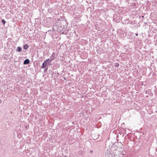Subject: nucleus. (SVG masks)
<instances>
[{
  "instance_id": "obj_10",
  "label": "nucleus",
  "mask_w": 157,
  "mask_h": 157,
  "mask_svg": "<svg viewBox=\"0 0 157 157\" xmlns=\"http://www.w3.org/2000/svg\"><path fill=\"white\" fill-rule=\"evenodd\" d=\"M2 100L0 99V104L2 103Z\"/></svg>"
},
{
  "instance_id": "obj_5",
  "label": "nucleus",
  "mask_w": 157,
  "mask_h": 157,
  "mask_svg": "<svg viewBox=\"0 0 157 157\" xmlns=\"http://www.w3.org/2000/svg\"><path fill=\"white\" fill-rule=\"evenodd\" d=\"M22 50L21 48L20 47H18L17 48V51L19 52H21Z\"/></svg>"
},
{
  "instance_id": "obj_7",
  "label": "nucleus",
  "mask_w": 157,
  "mask_h": 157,
  "mask_svg": "<svg viewBox=\"0 0 157 157\" xmlns=\"http://www.w3.org/2000/svg\"><path fill=\"white\" fill-rule=\"evenodd\" d=\"M48 70V67H45V69H44V73H46L47 72V71Z\"/></svg>"
},
{
  "instance_id": "obj_6",
  "label": "nucleus",
  "mask_w": 157,
  "mask_h": 157,
  "mask_svg": "<svg viewBox=\"0 0 157 157\" xmlns=\"http://www.w3.org/2000/svg\"><path fill=\"white\" fill-rule=\"evenodd\" d=\"M119 64L118 63H115L114 65V66L115 67H118L119 66Z\"/></svg>"
},
{
  "instance_id": "obj_2",
  "label": "nucleus",
  "mask_w": 157,
  "mask_h": 157,
  "mask_svg": "<svg viewBox=\"0 0 157 157\" xmlns=\"http://www.w3.org/2000/svg\"><path fill=\"white\" fill-rule=\"evenodd\" d=\"M53 60H54V58H53L52 59H48L46 60L42 63V65L41 67V68L44 69L45 67H48L49 63H50Z\"/></svg>"
},
{
  "instance_id": "obj_4",
  "label": "nucleus",
  "mask_w": 157,
  "mask_h": 157,
  "mask_svg": "<svg viewBox=\"0 0 157 157\" xmlns=\"http://www.w3.org/2000/svg\"><path fill=\"white\" fill-rule=\"evenodd\" d=\"M23 48L25 49L26 50L28 48V46L26 44H25Z\"/></svg>"
},
{
  "instance_id": "obj_3",
  "label": "nucleus",
  "mask_w": 157,
  "mask_h": 157,
  "mask_svg": "<svg viewBox=\"0 0 157 157\" xmlns=\"http://www.w3.org/2000/svg\"><path fill=\"white\" fill-rule=\"evenodd\" d=\"M29 63V60L28 59H26L24 62V64H28Z\"/></svg>"
},
{
  "instance_id": "obj_12",
  "label": "nucleus",
  "mask_w": 157,
  "mask_h": 157,
  "mask_svg": "<svg viewBox=\"0 0 157 157\" xmlns=\"http://www.w3.org/2000/svg\"><path fill=\"white\" fill-rule=\"evenodd\" d=\"M91 151V152H92V151Z\"/></svg>"
},
{
  "instance_id": "obj_9",
  "label": "nucleus",
  "mask_w": 157,
  "mask_h": 157,
  "mask_svg": "<svg viewBox=\"0 0 157 157\" xmlns=\"http://www.w3.org/2000/svg\"><path fill=\"white\" fill-rule=\"evenodd\" d=\"M54 53H53L52 54V56L51 57H50V58L52 59L53 58H55V56L54 55Z\"/></svg>"
},
{
  "instance_id": "obj_1",
  "label": "nucleus",
  "mask_w": 157,
  "mask_h": 157,
  "mask_svg": "<svg viewBox=\"0 0 157 157\" xmlns=\"http://www.w3.org/2000/svg\"><path fill=\"white\" fill-rule=\"evenodd\" d=\"M115 154L113 151V147L111 149L109 148L107 150V152L105 154L106 157H115Z\"/></svg>"
},
{
  "instance_id": "obj_11",
  "label": "nucleus",
  "mask_w": 157,
  "mask_h": 157,
  "mask_svg": "<svg viewBox=\"0 0 157 157\" xmlns=\"http://www.w3.org/2000/svg\"><path fill=\"white\" fill-rule=\"evenodd\" d=\"M136 36H137V35H138V34H136Z\"/></svg>"
},
{
  "instance_id": "obj_8",
  "label": "nucleus",
  "mask_w": 157,
  "mask_h": 157,
  "mask_svg": "<svg viewBox=\"0 0 157 157\" xmlns=\"http://www.w3.org/2000/svg\"><path fill=\"white\" fill-rule=\"evenodd\" d=\"M2 22L3 25H5L6 23V21L4 19H2Z\"/></svg>"
}]
</instances>
